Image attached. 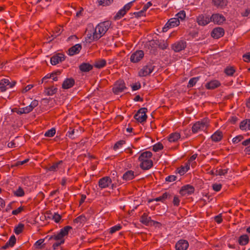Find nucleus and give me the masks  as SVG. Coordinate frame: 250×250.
Segmentation results:
<instances>
[{"label":"nucleus","mask_w":250,"mask_h":250,"mask_svg":"<svg viewBox=\"0 0 250 250\" xmlns=\"http://www.w3.org/2000/svg\"><path fill=\"white\" fill-rule=\"evenodd\" d=\"M152 153L149 151H146L141 154L139 157V161L141 162L140 167L143 170H148L153 167V161L150 159Z\"/></svg>","instance_id":"1"},{"label":"nucleus","mask_w":250,"mask_h":250,"mask_svg":"<svg viewBox=\"0 0 250 250\" xmlns=\"http://www.w3.org/2000/svg\"><path fill=\"white\" fill-rule=\"evenodd\" d=\"M111 25L109 21L99 23L95 28L93 39H99L103 37L108 30Z\"/></svg>","instance_id":"2"},{"label":"nucleus","mask_w":250,"mask_h":250,"mask_svg":"<svg viewBox=\"0 0 250 250\" xmlns=\"http://www.w3.org/2000/svg\"><path fill=\"white\" fill-rule=\"evenodd\" d=\"M72 229V228L70 226H66L62 229L57 234H55L49 237L48 240H56L59 242L60 245L64 243L65 239L64 236L68 234L69 231Z\"/></svg>","instance_id":"3"},{"label":"nucleus","mask_w":250,"mask_h":250,"mask_svg":"<svg viewBox=\"0 0 250 250\" xmlns=\"http://www.w3.org/2000/svg\"><path fill=\"white\" fill-rule=\"evenodd\" d=\"M207 119H204L201 121L197 122L192 127V131L193 133H197L200 130H204L208 125Z\"/></svg>","instance_id":"4"},{"label":"nucleus","mask_w":250,"mask_h":250,"mask_svg":"<svg viewBox=\"0 0 250 250\" xmlns=\"http://www.w3.org/2000/svg\"><path fill=\"white\" fill-rule=\"evenodd\" d=\"M147 112V109L146 107L141 108L138 110L137 113L134 115V118L139 123L145 122L147 119L146 113Z\"/></svg>","instance_id":"5"},{"label":"nucleus","mask_w":250,"mask_h":250,"mask_svg":"<svg viewBox=\"0 0 250 250\" xmlns=\"http://www.w3.org/2000/svg\"><path fill=\"white\" fill-rule=\"evenodd\" d=\"M134 1H131L126 4H125L124 7L120 10L114 17V20H118L123 17L127 13L128 11L130 10L133 5V3Z\"/></svg>","instance_id":"6"},{"label":"nucleus","mask_w":250,"mask_h":250,"mask_svg":"<svg viewBox=\"0 0 250 250\" xmlns=\"http://www.w3.org/2000/svg\"><path fill=\"white\" fill-rule=\"evenodd\" d=\"M155 66L151 62H148L138 72L140 77H145L149 75L153 71Z\"/></svg>","instance_id":"7"},{"label":"nucleus","mask_w":250,"mask_h":250,"mask_svg":"<svg viewBox=\"0 0 250 250\" xmlns=\"http://www.w3.org/2000/svg\"><path fill=\"white\" fill-rule=\"evenodd\" d=\"M126 88V87L124 80L120 79L115 83L112 91L114 94H118L119 93L123 92Z\"/></svg>","instance_id":"8"},{"label":"nucleus","mask_w":250,"mask_h":250,"mask_svg":"<svg viewBox=\"0 0 250 250\" xmlns=\"http://www.w3.org/2000/svg\"><path fill=\"white\" fill-rule=\"evenodd\" d=\"M210 21V17L208 15L201 14L196 17V22L201 26H205Z\"/></svg>","instance_id":"9"},{"label":"nucleus","mask_w":250,"mask_h":250,"mask_svg":"<svg viewBox=\"0 0 250 250\" xmlns=\"http://www.w3.org/2000/svg\"><path fill=\"white\" fill-rule=\"evenodd\" d=\"M186 47L187 42L184 40L176 42L171 45V48L175 52H179L184 50Z\"/></svg>","instance_id":"10"},{"label":"nucleus","mask_w":250,"mask_h":250,"mask_svg":"<svg viewBox=\"0 0 250 250\" xmlns=\"http://www.w3.org/2000/svg\"><path fill=\"white\" fill-rule=\"evenodd\" d=\"M144 56V53L143 50H137L131 54L130 61L133 63L139 62Z\"/></svg>","instance_id":"11"},{"label":"nucleus","mask_w":250,"mask_h":250,"mask_svg":"<svg viewBox=\"0 0 250 250\" xmlns=\"http://www.w3.org/2000/svg\"><path fill=\"white\" fill-rule=\"evenodd\" d=\"M194 188L190 185H187L183 186L180 190L179 193L182 196L190 195L194 193Z\"/></svg>","instance_id":"12"},{"label":"nucleus","mask_w":250,"mask_h":250,"mask_svg":"<svg viewBox=\"0 0 250 250\" xmlns=\"http://www.w3.org/2000/svg\"><path fill=\"white\" fill-rule=\"evenodd\" d=\"M211 21H213L214 23L220 25L226 21L225 17L222 14L217 13L213 14L210 17Z\"/></svg>","instance_id":"13"},{"label":"nucleus","mask_w":250,"mask_h":250,"mask_svg":"<svg viewBox=\"0 0 250 250\" xmlns=\"http://www.w3.org/2000/svg\"><path fill=\"white\" fill-rule=\"evenodd\" d=\"M111 182L112 180L110 177L105 176L99 180L98 182L99 186L101 188H105L108 187Z\"/></svg>","instance_id":"14"},{"label":"nucleus","mask_w":250,"mask_h":250,"mask_svg":"<svg viewBox=\"0 0 250 250\" xmlns=\"http://www.w3.org/2000/svg\"><path fill=\"white\" fill-rule=\"evenodd\" d=\"M225 31L222 27H216L211 32V36L214 39H219L224 35Z\"/></svg>","instance_id":"15"},{"label":"nucleus","mask_w":250,"mask_h":250,"mask_svg":"<svg viewBox=\"0 0 250 250\" xmlns=\"http://www.w3.org/2000/svg\"><path fill=\"white\" fill-rule=\"evenodd\" d=\"M65 60V56L62 53H58L53 56L50 59V62L52 65H56Z\"/></svg>","instance_id":"16"},{"label":"nucleus","mask_w":250,"mask_h":250,"mask_svg":"<svg viewBox=\"0 0 250 250\" xmlns=\"http://www.w3.org/2000/svg\"><path fill=\"white\" fill-rule=\"evenodd\" d=\"M189 246L187 240L181 239L179 240L175 244V249L176 250H186Z\"/></svg>","instance_id":"17"},{"label":"nucleus","mask_w":250,"mask_h":250,"mask_svg":"<svg viewBox=\"0 0 250 250\" xmlns=\"http://www.w3.org/2000/svg\"><path fill=\"white\" fill-rule=\"evenodd\" d=\"M75 84V80L73 78H67L62 84V88L64 89H67L72 87Z\"/></svg>","instance_id":"18"},{"label":"nucleus","mask_w":250,"mask_h":250,"mask_svg":"<svg viewBox=\"0 0 250 250\" xmlns=\"http://www.w3.org/2000/svg\"><path fill=\"white\" fill-rule=\"evenodd\" d=\"M82 45L80 44H76L70 47L68 50V54L69 56H73L75 54H78L82 49Z\"/></svg>","instance_id":"19"},{"label":"nucleus","mask_w":250,"mask_h":250,"mask_svg":"<svg viewBox=\"0 0 250 250\" xmlns=\"http://www.w3.org/2000/svg\"><path fill=\"white\" fill-rule=\"evenodd\" d=\"M223 137V132L221 131L218 130L211 136L210 139L213 142H218L222 139Z\"/></svg>","instance_id":"20"},{"label":"nucleus","mask_w":250,"mask_h":250,"mask_svg":"<svg viewBox=\"0 0 250 250\" xmlns=\"http://www.w3.org/2000/svg\"><path fill=\"white\" fill-rule=\"evenodd\" d=\"M80 70L82 72H88L93 68V65L87 62H83L79 66Z\"/></svg>","instance_id":"21"},{"label":"nucleus","mask_w":250,"mask_h":250,"mask_svg":"<svg viewBox=\"0 0 250 250\" xmlns=\"http://www.w3.org/2000/svg\"><path fill=\"white\" fill-rule=\"evenodd\" d=\"M221 85L219 81L217 80L211 81L210 82L207 83L205 87L208 89H214Z\"/></svg>","instance_id":"22"},{"label":"nucleus","mask_w":250,"mask_h":250,"mask_svg":"<svg viewBox=\"0 0 250 250\" xmlns=\"http://www.w3.org/2000/svg\"><path fill=\"white\" fill-rule=\"evenodd\" d=\"M151 221V217L148 216L146 213H144L140 218V222L146 226H148Z\"/></svg>","instance_id":"23"},{"label":"nucleus","mask_w":250,"mask_h":250,"mask_svg":"<svg viewBox=\"0 0 250 250\" xmlns=\"http://www.w3.org/2000/svg\"><path fill=\"white\" fill-rule=\"evenodd\" d=\"M135 177L134 172L132 170H127L123 175V179L125 181H129L132 180Z\"/></svg>","instance_id":"24"},{"label":"nucleus","mask_w":250,"mask_h":250,"mask_svg":"<svg viewBox=\"0 0 250 250\" xmlns=\"http://www.w3.org/2000/svg\"><path fill=\"white\" fill-rule=\"evenodd\" d=\"M181 138V135L179 133L175 132L169 134L168 140L170 142H176Z\"/></svg>","instance_id":"25"},{"label":"nucleus","mask_w":250,"mask_h":250,"mask_svg":"<svg viewBox=\"0 0 250 250\" xmlns=\"http://www.w3.org/2000/svg\"><path fill=\"white\" fill-rule=\"evenodd\" d=\"M213 4L218 8H223L227 5V0H212Z\"/></svg>","instance_id":"26"},{"label":"nucleus","mask_w":250,"mask_h":250,"mask_svg":"<svg viewBox=\"0 0 250 250\" xmlns=\"http://www.w3.org/2000/svg\"><path fill=\"white\" fill-rule=\"evenodd\" d=\"M249 242V237L248 235L244 234L241 235L238 239L239 244L241 246H245Z\"/></svg>","instance_id":"27"},{"label":"nucleus","mask_w":250,"mask_h":250,"mask_svg":"<svg viewBox=\"0 0 250 250\" xmlns=\"http://www.w3.org/2000/svg\"><path fill=\"white\" fill-rule=\"evenodd\" d=\"M239 127L241 130H250V120L246 119L242 121L240 124Z\"/></svg>","instance_id":"28"},{"label":"nucleus","mask_w":250,"mask_h":250,"mask_svg":"<svg viewBox=\"0 0 250 250\" xmlns=\"http://www.w3.org/2000/svg\"><path fill=\"white\" fill-rule=\"evenodd\" d=\"M171 197V194L167 192L164 193L162 196H160L158 197H157L154 199V201L157 202L161 201L162 202H164L166 199H170Z\"/></svg>","instance_id":"29"},{"label":"nucleus","mask_w":250,"mask_h":250,"mask_svg":"<svg viewBox=\"0 0 250 250\" xmlns=\"http://www.w3.org/2000/svg\"><path fill=\"white\" fill-rule=\"evenodd\" d=\"M106 62L104 59H100L95 61L93 66L97 68H102L105 66Z\"/></svg>","instance_id":"30"},{"label":"nucleus","mask_w":250,"mask_h":250,"mask_svg":"<svg viewBox=\"0 0 250 250\" xmlns=\"http://www.w3.org/2000/svg\"><path fill=\"white\" fill-rule=\"evenodd\" d=\"M62 164V161L61 160L58 162L55 163L53 165L47 167L45 169L50 171H56L58 168L59 166Z\"/></svg>","instance_id":"31"},{"label":"nucleus","mask_w":250,"mask_h":250,"mask_svg":"<svg viewBox=\"0 0 250 250\" xmlns=\"http://www.w3.org/2000/svg\"><path fill=\"white\" fill-rule=\"evenodd\" d=\"M0 83H3L4 85H6L8 88H12L16 83V81H12V82H10L9 81V80L8 79H3L0 80Z\"/></svg>","instance_id":"32"},{"label":"nucleus","mask_w":250,"mask_h":250,"mask_svg":"<svg viewBox=\"0 0 250 250\" xmlns=\"http://www.w3.org/2000/svg\"><path fill=\"white\" fill-rule=\"evenodd\" d=\"M57 91V88L52 86L46 88L44 90V93L47 95L52 96L55 94Z\"/></svg>","instance_id":"33"},{"label":"nucleus","mask_w":250,"mask_h":250,"mask_svg":"<svg viewBox=\"0 0 250 250\" xmlns=\"http://www.w3.org/2000/svg\"><path fill=\"white\" fill-rule=\"evenodd\" d=\"M189 169V166L188 164L185 167L182 166L177 169V172L181 175H184Z\"/></svg>","instance_id":"34"},{"label":"nucleus","mask_w":250,"mask_h":250,"mask_svg":"<svg viewBox=\"0 0 250 250\" xmlns=\"http://www.w3.org/2000/svg\"><path fill=\"white\" fill-rule=\"evenodd\" d=\"M180 24V21L177 18H171L168 21V24H169L171 27H174L177 26Z\"/></svg>","instance_id":"35"},{"label":"nucleus","mask_w":250,"mask_h":250,"mask_svg":"<svg viewBox=\"0 0 250 250\" xmlns=\"http://www.w3.org/2000/svg\"><path fill=\"white\" fill-rule=\"evenodd\" d=\"M199 77H193L191 78L188 82L187 87L188 88L192 87L196 84L197 81L199 80Z\"/></svg>","instance_id":"36"},{"label":"nucleus","mask_w":250,"mask_h":250,"mask_svg":"<svg viewBox=\"0 0 250 250\" xmlns=\"http://www.w3.org/2000/svg\"><path fill=\"white\" fill-rule=\"evenodd\" d=\"M225 73L228 76H232L234 74V73L235 72V69L234 67L230 66V67H227L225 70Z\"/></svg>","instance_id":"37"},{"label":"nucleus","mask_w":250,"mask_h":250,"mask_svg":"<svg viewBox=\"0 0 250 250\" xmlns=\"http://www.w3.org/2000/svg\"><path fill=\"white\" fill-rule=\"evenodd\" d=\"M24 227V225L23 224L19 223L18 225L15 227L14 229V232L17 234L19 235L20 233H21L23 230Z\"/></svg>","instance_id":"38"},{"label":"nucleus","mask_w":250,"mask_h":250,"mask_svg":"<svg viewBox=\"0 0 250 250\" xmlns=\"http://www.w3.org/2000/svg\"><path fill=\"white\" fill-rule=\"evenodd\" d=\"M87 221V219L85 215H81L74 220V222L75 223H83Z\"/></svg>","instance_id":"39"},{"label":"nucleus","mask_w":250,"mask_h":250,"mask_svg":"<svg viewBox=\"0 0 250 250\" xmlns=\"http://www.w3.org/2000/svg\"><path fill=\"white\" fill-rule=\"evenodd\" d=\"M44 241V239H40L37 241L35 244V246H36V248L40 249H44L45 248V244H42Z\"/></svg>","instance_id":"40"},{"label":"nucleus","mask_w":250,"mask_h":250,"mask_svg":"<svg viewBox=\"0 0 250 250\" xmlns=\"http://www.w3.org/2000/svg\"><path fill=\"white\" fill-rule=\"evenodd\" d=\"M113 2V0H98L99 5L103 6H108Z\"/></svg>","instance_id":"41"},{"label":"nucleus","mask_w":250,"mask_h":250,"mask_svg":"<svg viewBox=\"0 0 250 250\" xmlns=\"http://www.w3.org/2000/svg\"><path fill=\"white\" fill-rule=\"evenodd\" d=\"M14 194L17 197H22L25 194L23 188L21 187H19L18 189L14 192Z\"/></svg>","instance_id":"42"},{"label":"nucleus","mask_w":250,"mask_h":250,"mask_svg":"<svg viewBox=\"0 0 250 250\" xmlns=\"http://www.w3.org/2000/svg\"><path fill=\"white\" fill-rule=\"evenodd\" d=\"M163 148H164V146H163V144L159 142V143L155 144L153 146L152 150L155 152H157L159 150H162L163 149Z\"/></svg>","instance_id":"43"},{"label":"nucleus","mask_w":250,"mask_h":250,"mask_svg":"<svg viewBox=\"0 0 250 250\" xmlns=\"http://www.w3.org/2000/svg\"><path fill=\"white\" fill-rule=\"evenodd\" d=\"M125 141L123 140L117 142L113 146V149L115 150H117L122 147L123 145L125 144Z\"/></svg>","instance_id":"44"},{"label":"nucleus","mask_w":250,"mask_h":250,"mask_svg":"<svg viewBox=\"0 0 250 250\" xmlns=\"http://www.w3.org/2000/svg\"><path fill=\"white\" fill-rule=\"evenodd\" d=\"M175 16L176 17V18H177L179 20V19L181 20H184L186 18V13L185 11L182 10L178 13Z\"/></svg>","instance_id":"45"},{"label":"nucleus","mask_w":250,"mask_h":250,"mask_svg":"<svg viewBox=\"0 0 250 250\" xmlns=\"http://www.w3.org/2000/svg\"><path fill=\"white\" fill-rule=\"evenodd\" d=\"M122 229V226L120 225H117L111 227L110 229L109 233L113 234L117 231L120 230Z\"/></svg>","instance_id":"46"},{"label":"nucleus","mask_w":250,"mask_h":250,"mask_svg":"<svg viewBox=\"0 0 250 250\" xmlns=\"http://www.w3.org/2000/svg\"><path fill=\"white\" fill-rule=\"evenodd\" d=\"M56 133V130L55 128H52L51 129L47 130L44 134L46 137H53Z\"/></svg>","instance_id":"47"},{"label":"nucleus","mask_w":250,"mask_h":250,"mask_svg":"<svg viewBox=\"0 0 250 250\" xmlns=\"http://www.w3.org/2000/svg\"><path fill=\"white\" fill-rule=\"evenodd\" d=\"M130 14H131V16L134 15L135 17L136 18H139L141 17L145 16V12L143 10V9H142V10L139 12H134L133 13H130Z\"/></svg>","instance_id":"48"},{"label":"nucleus","mask_w":250,"mask_h":250,"mask_svg":"<svg viewBox=\"0 0 250 250\" xmlns=\"http://www.w3.org/2000/svg\"><path fill=\"white\" fill-rule=\"evenodd\" d=\"M16 242V238L14 235H12L9 241L7 242L8 244H9L10 247H13Z\"/></svg>","instance_id":"49"},{"label":"nucleus","mask_w":250,"mask_h":250,"mask_svg":"<svg viewBox=\"0 0 250 250\" xmlns=\"http://www.w3.org/2000/svg\"><path fill=\"white\" fill-rule=\"evenodd\" d=\"M168 44L166 41L162 40L158 47L162 50H165L167 49V48L168 47Z\"/></svg>","instance_id":"50"},{"label":"nucleus","mask_w":250,"mask_h":250,"mask_svg":"<svg viewBox=\"0 0 250 250\" xmlns=\"http://www.w3.org/2000/svg\"><path fill=\"white\" fill-rule=\"evenodd\" d=\"M24 210V207L21 206L19 208H18L17 209L13 210L12 211V214L13 215H18V214L20 213L22 211Z\"/></svg>","instance_id":"51"},{"label":"nucleus","mask_w":250,"mask_h":250,"mask_svg":"<svg viewBox=\"0 0 250 250\" xmlns=\"http://www.w3.org/2000/svg\"><path fill=\"white\" fill-rule=\"evenodd\" d=\"M244 137L242 135H238L233 138L232 139V142L234 144H237L240 142L242 139H243Z\"/></svg>","instance_id":"52"},{"label":"nucleus","mask_w":250,"mask_h":250,"mask_svg":"<svg viewBox=\"0 0 250 250\" xmlns=\"http://www.w3.org/2000/svg\"><path fill=\"white\" fill-rule=\"evenodd\" d=\"M62 218V216L58 213H55L53 216V219L56 223H59Z\"/></svg>","instance_id":"53"},{"label":"nucleus","mask_w":250,"mask_h":250,"mask_svg":"<svg viewBox=\"0 0 250 250\" xmlns=\"http://www.w3.org/2000/svg\"><path fill=\"white\" fill-rule=\"evenodd\" d=\"M222 186L220 184H214L212 185V188L215 191H219L221 190Z\"/></svg>","instance_id":"54"},{"label":"nucleus","mask_w":250,"mask_h":250,"mask_svg":"<svg viewBox=\"0 0 250 250\" xmlns=\"http://www.w3.org/2000/svg\"><path fill=\"white\" fill-rule=\"evenodd\" d=\"M176 176L175 175H169L166 178V181L168 182H171L176 180Z\"/></svg>","instance_id":"55"},{"label":"nucleus","mask_w":250,"mask_h":250,"mask_svg":"<svg viewBox=\"0 0 250 250\" xmlns=\"http://www.w3.org/2000/svg\"><path fill=\"white\" fill-rule=\"evenodd\" d=\"M180 200L179 199L178 197L177 196H175L173 200V204L174 206L178 207L180 204Z\"/></svg>","instance_id":"56"},{"label":"nucleus","mask_w":250,"mask_h":250,"mask_svg":"<svg viewBox=\"0 0 250 250\" xmlns=\"http://www.w3.org/2000/svg\"><path fill=\"white\" fill-rule=\"evenodd\" d=\"M141 85L140 82H137L131 86L132 90L133 91L139 89L141 88Z\"/></svg>","instance_id":"57"},{"label":"nucleus","mask_w":250,"mask_h":250,"mask_svg":"<svg viewBox=\"0 0 250 250\" xmlns=\"http://www.w3.org/2000/svg\"><path fill=\"white\" fill-rule=\"evenodd\" d=\"M74 132H75V129H73L71 127H70L69 130L67 132V134L66 135L68 136V137H69L71 139H74V137H72V135L74 134Z\"/></svg>","instance_id":"58"},{"label":"nucleus","mask_w":250,"mask_h":250,"mask_svg":"<svg viewBox=\"0 0 250 250\" xmlns=\"http://www.w3.org/2000/svg\"><path fill=\"white\" fill-rule=\"evenodd\" d=\"M228 169H219V170H217L216 171L218 172V175L221 176V175H224L228 172Z\"/></svg>","instance_id":"59"},{"label":"nucleus","mask_w":250,"mask_h":250,"mask_svg":"<svg viewBox=\"0 0 250 250\" xmlns=\"http://www.w3.org/2000/svg\"><path fill=\"white\" fill-rule=\"evenodd\" d=\"M214 220L216 222H217L218 224H220L222 222L223 219L222 218V216L221 214H219L217 216H216L214 217Z\"/></svg>","instance_id":"60"},{"label":"nucleus","mask_w":250,"mask_h":250,"mask_svg":"<svg viewBox=\"0 0 250 250\" xmlns=\"http://www.w3.org/2000/svg\"><path fill=\"white\" fill-rule=\"evenodd\" d=\"M243 58L245 62H250V52L243 55Z\"/></svg>","instance_id":"61"},{"label":"nucleus","mask_w":250,"mask_h":250,"mask_svg":"<svg viewBox=\"0 0 250 250\" xmlns=\"http://www.w3.org/2000/svg\"><path fill=\"white\" fill-rule=\"evenodd\" d=\"M32 87H33V84H29L23 88L21 92L22 93H25L30 90Z\"/></svg>","instance_id":"62"},{"label":"nucleus","mask_w":250,"mask_h":250,"mask_svg":"<svg viewBox=\"0 0 250 250\" xmlns=\"http://www.w3.org/2000/svg\"><path fill=\"white\" fill-rule=\"evenodd\" d=\"M38 105V101L36 100H34L32 101L30 105L31 107L34 109L35 107H36Z\"/></svg>","instance_id":"63"},{"label":"nucleus","mask_w":250,"mask_h":250,"mask_svg":"<svg viewBox=\"0 0 250 250\" xmlns=\"http://www.w3.org/2000/svg\"><path fill=\"white\" fill-rule=\"evenodd\" d=\"M250 14V7L246 9L245 12L241 13V15L243 17H248L249 15Z\"/></svg>","instance_id":"64"}]
</instances>
